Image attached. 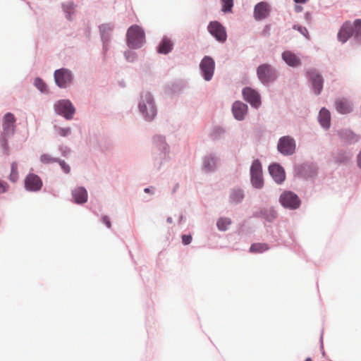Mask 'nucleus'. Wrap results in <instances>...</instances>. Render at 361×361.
Masks as SVG:
<instances>
[{
    "instance_id": "obj_13",
    "label": "nucleus",
    "mask_w": 361,
    "mask_h": 361,
    "mask_svg": "<svg viewBox=\"0 0 361 361\" xmlns=\"http://www.w3.org/2000/svg\"><path fill=\"white\" fill-rule=\"evenodd\" d=\"M208 32L216 41L224 43L227 39V32L225 27L219 21H211L207 26Z\"/></svg>"
},
{
    "instance_id": "obj_2",
    "label": "nucleus",
    "mask_w": 361,
    "mask_h": 361,
    "mask_svg": "<svg viewBox=\"0 0 361 361\" xmlns=\"http://www.w3.org/2000/svg\"><path fill=\"white\" fill-rule=\"evenodd\" d=\"M16 121L14 115L10 112L6 113L3 118V132L0 135V146L1 147L2 152L5 155H8L10 154L8 140L15 133Z\"/></svg>"
},
{
    "instance_id": "obj_27",
    "label": "nucleus",
    "mask_w": 361,
    "mask_h": 361,
    "mask_svg": "<svg viewBox=\"0 0 361 361\" xmlns=\"http://www.w3.org/2000/svg\"><path fill=\"white\" fill-rule=\"evenodd\" d=\"M73 197L75 202L83 204L87 200V192L84 188H78L73 190Z\"/></svg>"
},
{
    "instance_id": "obj_16",
    "label": "nucleus",
    "mask_w": 361,
    "mask_h": 361,
    "mask_svg": "<svg viewBox=\"0 0 361 361\" xmlns=\"http://www.w3.org/2000/svg\"><path fill=\"white\" fill-rule=\"evenodd\" d=\"M242 94L243 99L250 103L252 107L258 109L260 106L262 104L261 96L257 90L250 87H245L242 90Z\"/></svg>"
},
{
    "instance_id": "obj_55",
    "label": "nucleus",
    "mask_w": 361,
    "mask_h": 361,
    "mask_svg": "<svg viewBox=\"0 0 361 361\" xmlns=\"http://www.w3.org/2000/svg\"><path fill=\"white\" fill-rule=\"evenodd\" d=\"M145 192H149V188H145Z\"/></svg>"
},
{
    "instance_id": "obj_9",
    "label": "nucleus",
    "mask_w": 361,
    "mask_h": 361,
    "mask_svg": "<svg viewBox=\"0 0 361 361\" xmlns=\"http://www.w3.org/2000/svg\"><path fill=\"white\" fill-rule=\"evenodd\" d=\"M56 85L60 88H66L73 80L72 71L66 68L57 69L54 73Z\"/></svg>"
},
{
    "instance_id": "obj_17",
    "label": "nucleus",
    "mask_w": 361,
    "mask_h": 361,
    "mask_svg": "<svg viewBox=\"0 0 361 361\" xmlns=\"http://www.w3.org/2000/svg\"><path fill=\"white\" fill-rule=\"evenodd\" d=\"M354 23H351L350 21H345L343 23L338 32V39L342 43L346 42L348 39L354 34Z\"/></svg>"
},
{
    "instance_id": "obj_23",
    "label": "nucleus",
    "mask_w": 361,
    "mask_h": 361,
    "mask_svg": "<svg viewBox=\"0 0 361 361\" xmlns=\"http://www.w3.org/2000/svg\"><path fill=\"white\" fill-rule=\"evenodd\" d=\"M174 44L167 36H164L157 47V51L161 54H168L173 49Z\"/></svg>"
},
{
    "instance_id": "obj_15",
    "label": "nucleus",
    "mask_w": 361,
    "mask_h": 361,
    "mask_svg": "<svg viewBox=\"0 0 361 361\" xmlns=\"http://www.w3.org/2000/svg\"><path fill=\"white\" fill-rule=\"evenodd\" d=\"M220 162L219 157L214 153H209L202 158L201 170L204 173L214 172Z\"/></svg>"
},
{
    "instance_id": "obj_35",
    "label": "nucleus",
    "mask_w": 361,
    "mask_h": 361,
    "mask_svg": "<svg viewBox=\"0 0 361 361\" xmlns=\"http://www.w3.org/2000/svg\"><path fill=\"white\" fill-rule=\"evenodd\" d=\"M39 161L44 164H51L56 163L59 161V158L54 157L49 154H43L40 156Z\"/></svg>"
},
{
    "instance_id": "obj_14",
    "label": "nucleus",
    "mask_w": 361,
    "mask_h": 361,
    "mask_svg": "<svg viewBox=\"0 0 361 361\" xmlns=\"http://www.w3.org/2000/svg\"><path fill=\"white\" fill-rule=\"evenodd\" d=\"M114 28L113 23H104L99 26L100 37L102 42L103 54L105 56L109 49L111 32Z\"/></svg>"
},
{
    "instance_id": "obj_47",
    "label": "nucleus",
    "mask_w": 361,
    "mask_h": 361,
    "mask_svg": "<svg viewBox=\"0 0 361 361\" xmlns=\"http://www.w3.org/2000/svg\"><path fill=\"white\" fill-rule=\"evenodd\" d=\"M24 180L28 181V180H41V179L39 178L38 176L34 174V173H29Z\"/></svg>"
},
{
    "instance_id": "obj_38",
    "label": "nucleus",
    "mask_w": 361,
    "mask_h": 361,
    "mask_svg": "<svg viewBox=\"0 0 361 361\" xmlns=\"http://www.w3.org/2000/svg\"><path fill=\"white\" fill-rule=\"evenodd\" d=\"M222 3L221 11L226 13L232 11L233 7V0H221Z\"/></svg>"
},
{
    "instance_id": "obj_49",
    "label": "nucleus",
    "mask_w": 361,
    "mask_h": 361,
    "mask_svg": "<svg viewBox=\"0 0 361 361\" xmlns=\"http://www.w3.org/2000/svg\"><path fill=\"white\" fill-rule=\"evenodd\" d=\"M102 221L105 224L107 228H111V222L107 216H104L102 218Z\"/></svg>"
},
{
    "instance_id": "obj_18",
    "label": "nucleus",
    "mask_w": 361,
    "mask_h": 361,
    "mask_svg": "<svg viewBox=\"0 0 361 361\" xmlns=\"http://www.w3.org/2000/svg\"><path fill=\"white\" fill-rule=\"evenodd\" d=\"M270 11L271 9L269 4L265 1H261L255 6L254 18L256 20H262L268 17Z\"/></svg>"
},
{
    "instance_id": "obj_29",
    "label": "nucleus",
    "mask_w": 361,
    "mask_h": 361,
    "mask_svg": "<svg viewBox=\"0 0 361 361\" xmlns=\"http://www.w3.org/2000/svg\"><path fill=\"white\" fill-rule=\"evenodd\" d=\"M334 160L338 164H346L351 158V154L344 150H338L334 154Z\"/></svg>"
},
{
    "instance_id": "obj_21",
    "label": "nucleus",
    "mask_w": 361,
    "mask_h": 361,
    "mask_svg": "<svg viewBox=\"0 0 361 361\" xmlns=\"http://www.w3.org/2000/svg\"><path fill=\"white\" fill-rule=\"evenodd\" d=\"M336 111L341 114H348L353 111V104L345 98H338L335 101Z\"/></svg>"
},
{
    "instance_id": "obj_10",
    "label": "nucleus",
    "mask_w": 361,
    "mask_h": 361,
    "mask_svg": "<svg viewBox=\"0 0 361 361\" xmlns=\"http://www.w3.org/2000/svg\"><path fill=\"white\" fill-rule=\"evenodd\" d=\"M215 61L209 56H205L200 63V75L206 81H210L214 75Z\"/></svg>"
},
{
    "instance_id": "obj_5",
    "label": "nucleus",
    "mask_w": 361,
    "mask_h": 361,
    "mask_svg": "<svg viewBox=\"0 0 361 361\" xmlns=\"http://www.w3.org/2000/svg\"><path fill=\"white\" fill-rule=\"evenodd\" d=\"M126 39L127 45L130 49H140L145 42V32L137 25H131L127 30Z\"/></svg>"
},
{
    "instance_id": "obj_4",
    "label": "nucleus",
    "mask_w": 361,
    "mask_h": 361,
    "mask_svg": "<svg viewBox=\"0 0 361 361\" xmlns=\"http://www.w3.org/2000/svg\"><path fill=\"white\" fill-rule=\"evenodd\" d=\"M259 81L264 86L275 82L279 78V71L269 63L259 65L256 70Z\"/></svg>"
},
{
    "instance_id": "obj_46",
    "label": "nucleus",
    "mask_w": 361,
    "mask_h": 361,
    "mask_svg": "<svg viewBox=\"0 0 361 361\" xmlns=\"http://www.w3.org/2000/svg\"><path fill=\"white\" fill-rule=\"evenodd\" d=\"M59 151L61 152V154L64 157L67 156L71 152L70 148L66 146H60Z\"/></svg>"
},
{
    "instance_id": "obj_32",
    "label": "nucleus",
    "mask_w": 361,
    "mask_h": 361,
    "mask_svg": "<svg viewBox=\"0 0 361 361\" xmlns=\"http://www.w3.org/2000/svg\"><path fill=\"white\" fill-rule=\"evenodd\" d=\"M354 39L357 43L361 44V19H356L354 20Z\"/></svg>"
},
{
    "instance_id": "obj_36",
    "label": "nucleus",
    "mask_w": 361,
    "mask_h": 361,
    "mask_svg": "<svg viewBox=\"0 0 361 361\" xmlns=\"http://www.w3.org/2000/svg\"><path fill=\"white\" fill-rule=\"evenodd\" d=\"M42 186V182H25V188L29 191L39 190Z\"/></svg>"
},
{
    "instance_id": "obj_31",
    "label": "nucleus",
    "mask_w": 361,
    "mask_h": 361,
    "mask_svg": "<svg viewBox=\"0 0 361 361\" xmlns=\"http://www.w3.org/2000/svg\"><path fill=\"white\" fill-rule=\"evenodd\" d=\"M269 249L267 243H257L251 245L250 252L252 253H262Z\"/></svg>"
},
{
    "instance_id": "obj_11",
    "label": "nucleus",
    "mask_w": 361,
    "mask_h": 361,
    "mask_svg": "<svg viewBox=\"0 0 361 361\" xmlns=\"http://www.w3.org/2000/svg\"><path fill=\"white\" fill-rule=\"evenodd\" d=\"M307 77L311 87L316 95L321 94L323 89L324 80L315 68H310L307 71Z\"/></svg>"
},
{
    "instance_id": "obj_24",
    "label": "nucleus",
    "mask_w": 361,
    "mask_h": 361,
    "mask_svg": "<svg viewBox=\"0 0 361 361\" xmlns=\"http://www.w3.org/2000/svg\"><path fill=\"white\" fill-rule=\"evenodd\" d=\"M338 135L345 142L353 144L357 142L360 137L349 129H341L338 130Z\"/></svg>"
},
{
    "instance_id": "obj_45",
    "label": "nucleus",
    "mask_w": 361,
    "mask_h": 361,
    "mask_svg": "<svg viewBox=\"0 0 361 361\" xmlns=\"http://www.w3.org/2000/svg\"><path fill=\"white\" fill-rule=\"evenodd\" d=\"M192 241V235H182V243L184 245H189Z\"/></svg>"
},
{
    "instance_id": "obj_19",
    "label": "nucleus",
    "mask_w": 361,
    "mask_h": 361,
    "mask_svg": "<svg viewBox=\"0 0 361 361\" xmlns=\"http://www.w3.org/2000/svg\"><path fill=\"white\" fill-rule=\"evenodd\" d=\"M248 106L246 104L235 101L232 105V113L238 121H243L247 114Z\"/></svg>"
},
{
    "instance_id": "obj_20",
    "label": "nucleus",
    "mask_w": 361,
    "mask_h": 361,
    "mask_svg": "<svg viewBox=\"0 0 361 361\" xmlns=\"http://www.w3.org/2000/svg\"><path fill=\"white\" fill-rule=\"evenodd\" d=\"M268 170L274 180L281 181L286 180V172L281 164L273 163L269 166Z\"/></svg>"
},
{
    "instance_id": "obj_52",
    "label": "nucleus",
    "mask_w": 361,
    "mask_h": 361,
    "mask_svg": "<svg viewBox=\"0 0 361 361\" xmlns=\"http://www.w3.org/2000/svg\"><path fill=\"white\" fill-rule=\"evenodd\" d=\"M302 11V7L301 6L295 5V11L296 13H300Z\"/></svg>"
},
{
    "instance_id": "obj_48",
    "label": "nucleus",
    "mask_w": 361,
    "mask_h": 361,
    "mask_svg": "<svg viewBox=\"0 0 361 361\" xmlns=\"http://www.w3.org/2000/svg\"><path fill=\"white\" fill-rule=\"evenodd\" d=\"M6 188H7L6 182H0V193L5 192Z\"/></svg>"
},
{
    "instance_id": "obj_53",
    "label": "nucleus",
    "mask_w": 361,
    "mask_h": 361,
    "mask_svg": "<svg viewBox=\"0 0 361 361\" xmlns=\"http://www.w3.org/2000/svg\"><path fill=\"white\" fill-rule=\"evenodd\" d=\"M308 0H294V1L296 3V4H305L307 1Z\"/></svg>"
},
{
    "instance_id": "obj_28",
    "label": "nucleus",
    "mask_w": 361,
    "mask_h": 361,
    "mask_svg": "<svg viewBox=\"0 0 361 361\" xmlns=\"http://www.w3.org/2000/svg\"><path fill=\"white\" fill-rule=\"evenodd\" d=\"M75 4L72 1H66L61 4L62 10L67 20H72V16L75 13Z\"/></svg>"
},
{
    "instance_id": "obj_42",
    "label": "nucleus",
    "mask_w": 361,
    "mask_h": 361,
    "mask_svg": "<svg viewBox=\"0 0 361 361\" xmlns=\"http://www.w3.org/2000/svg\"><path fill=\"white\" fill-rule=\"evenodd\" d=\"M124 56L128 62H133L137 59V55L135 51L131 50H128L124 52Z\"/></svg>"
},
{
    "instance_id": "obj_12",
    "label": "nucleus",
    "mask_w": 361,
    "mask_h": 361,
    "mask_svg": "<svg viewBox=\"0 0 361 361\" xmlns=\"http://www.w3.org/2000/svg\"><path fill=\"white\" fill-rule=\"evenodd\" d=\"M279 202L283 207L289 209H296L299 208L301 204L298 196L290 191H284L280 195Z\"/></svg>"
},
{
    "instance_id": "obj_22",
    "label": "nucleus",
    "mask_w": 361,
    "mask_h": 361,
    "mask_svg": "<svg viewBox=\"0 0 361 361\" xmlns=\"http://www.w3.org/2000/svg\"><path fill=\"white\" fill-rule=\"evenodd\" d=\"M250 180H263L262 167L259 159H255L252 163L250 166Z\"/></svg>"
},
{
    "instance_id": "obj_34",
    "label": "nucleus",
    "mask_w": 361,
    "mask_h": 361,
    "mask_svg": "<svg viewBox=\"0 0 361 361\" xmlns=\"http://www.w3.org/2000/svg\"><path fill=\"white\" fill-rule=\"evenodd\" d=\"M33 85L40 92L44 94L49 92L47 84L41 78L37 77L35 78Z\"/></svg>"
},
{
    "instance_id": "obj_7",
    "label": "nucleus",
    "mask_w": 361,
    "mask_h": 361,
    "mask_svg": "<svg viewBox=\"0 0 361 361\" xmlns=\"http://www.w3.org/2000/svg\"><path fill=\"white\" fill-rule=\"evenodd\" d=\"M56 114L63 116L66 120H71L75 114V108L69 99H59L54 104Z\"/></svg>"
},
{
    "instance_id": "obj_26",
    "label": "nucleus",
    "mask_w": 361,
    "mask_h": 361,
    "mask_svg": "<svg viewBox=\"0 0 361 361\" xmlns=\"http://www.w3.org/2000/svg\"><path fill=\"white\" fill-rule=\"evenodd\" d=\"M318 121L322 128L327 130L331 126V114L330 111L326 108H322L319 112Z\"/></svg>"
},
{
    "instance_id": "obj_25",
    "label": "nucleus",
    "mask_w": 361,
    "mask_h": 361,
    "mask_svg": "<svg viewBox=\"0 0 361 361\" xmlns=\"http://www.w3.org/2000/svg\"><path fill=\"white\" fill-rule=\"evenodd\" d=\"M281 57L286 63L290 67H297L301 64L300 59L290 51H284Z\"/></svg>"
},
{
    "instance_id": "obj_40",
    "label": "nucleus",
    "mask_w": 361,
    "mask_h": 361,
    "mask_svg": "<svg viewBox=\"0 0 361 361\" xmlns=\"http://www.w3.org/2000/svg\"><path fill=\"white\" fill-rule=\"evenodd\" d=\"M18 178V164L13 161L11 166V173L9 180H17Z\"/></svg>"
},
{
    "instance_id": "obj_6",
    "label": "nucleus",
    "mask_w": 361,
    "mask_h": 361,
    "mask_svg": "<svg viewBox=\"0 0 361 361\" xmlns=\"http://www.w3.org/2000/svg\"><path fill=\"white\" fill-rule=\"evenodd\" d=\"M318 167L313 163H302L294 166V177L296 178H314L317 174Z\"/></svg>"
},
{
    "instance_id": "obj_44",
    "label": "nucleus",
    "mask_w": 361,
    "mask_h": 361,
    "mask_svg": "<svg viewBox=\"0 0 361 361\" xmlns=\"http://www.w3.org/2000/svg\"><path fill=\"white\" fill-rule=\"evenodd\" d=\"M57 163L59 164L61 169L63 171V173H65L66 174L70 173L71 167L65 161L61 160L60 159H59V161H57Z\"/></svg>"
},
{
    "instance_id": "obj_51",
    "label": "nucleus",
    "mask_w": 361,
    "mask_h": 361,
    "mask_svg": "<svg viewBox=\"0 0 361 361\" xmlns=\"http://www.w3.org/2000/svg\"><path fill=\"white\" fill-rule=\"evenodd\" d=\"M357 166L361 169V149L357 155Z\"/></svg>"
},
{
    "instance_id": "obj_37",
    "label": "nucleus",
    "mask_w": 361,
    "mask_h": 361,
    "mask_svg": "<svg viewBox=\"0 0 361 361\" xmlns=\"http://www.w3.org/2000/svg\"><path fill=\"white\" fill-rule=\"evenodd\" d=\"M55 131L61 137H68L71 134V128L69 127L62 128L54 126Z\"/></svg>"
},
{
    "instance_id": "obj_1",
    "label": "nucleus",
    "mask_w": 361,
    "mask_h": 361,
    "mask_svg": "<svg viewBox=\"0 0 361 361\" xmlns=\"http://www.w3.org/2000/svg\"><path fill=\"white\" fill-rule=\"evenodd\" d=\"M154 152V165L159 169L161 165L169 160L170 148L164 136L155 135L152 138Z\"/></svg>"
},
{
    "instance_id": "obj_33",
    "label": "nucleus",
    "mask_w": 361,
    "mask_h": 361,
    "mask_svg": "<svg viewBox=\"0 0 361 361\" xmlns=\"http://www.w3.org/2000/svg\"><path fill=\"white\" fill-rule=\"evenodd\" d=\"M256 216H262L268 221H271L276 217V212L272 208L269 209H264L261 211L260 213Z\"/></svg>"
},
{
    "instance_id": "obj_3",
    "label": "nucleus",
    "mask_w": 361,
    "mask_h": 361,
    "mask_svg": "<svg viewBox=\"0 0 361 361\" xmlns=\"http://www.w3.org/2000/svg\"><path fill=\"white\" fill-rule=\"evenodd\" d=\"M138 109L142 118L146 121H152L154 119L157 114V109L154 99L150 92H142L138 103Z\"/></svg>"
},
{
    "instance_id": "obj_30",
    "label": "nucleus",
    "mask_w": 361,
    "mask_h": 361,
    "mask_svg": "<svg viewBox=\"0 0 361 361\" xmlns=\"http://www.w3.org/2000/svg\"><path fill=\"white\" fill-rule=\"evenodd\" d=\"M226 133L225 129L221 126H214L209 134V137L212 140H219L224 137Z\"/></svg>"
},
{
    "instance_id": "obj_41",
    "label": "nucleus",
    "mask_w": 361,
    "mask_h": 361,
    "mask_svg": "<svg viewBox=\"0 0 361 361\" xmlns=\"http://www.w3.org/2000/svg\"><path fill=\"white\" fill-rule=\"evenodd\" d=\"M243 198V191L240 190H234L231 195V199L234 202H239Z\"/></svg>"
},
{
    "instance_id": "obj_50",
    "label": "nucleus",
    "mask_w": 361,
    "mask_h": 361,
    "mask_svg": "<svg viewBox=\"0 0 361 361\" xmlns=\"http://www.w3.org/2000/svg\"><path fill=\"white\" fill-rule=\"evenodd\" d=\"M252 185L255 188H262V186H263V182H252Z\"/></svg>"
},
{
    "instance_id": "obj_54",
    "label": "nucleus",
    "mask_w": 361,
    "mask_h": 361,
    "mask_svg": "<svg viewBox=\"0 0 361 361\" xmlns=\"http://www.w3.org/2000/svg\"><path fill=\"white\" fill-rule=\"evenodd\" d=\"M167 221H168L169 223H171V222H172V219H171V217H169V218L167 219Z\"/></svg>"
},
{
    "instance_id": "obj_8",
    "label": "nucleus",
    "mask_w": 361,
    "mask_h": 361,
    "mask_svg": "<svg viewBox=\"0 0 361 361\" xmlns=\"http://www.w3.org/2000/svg\"><path fill=\"white\" fill-rule=\"evenodd\" d=\"M296 142L290 135L282 136L277 144L278 152L283 156H291L295 152Z\"/></svg>"
},
{
    "instance_id": "obj_39",
    "label": "nucleus",
    "mask_w": 361,
    "mask_h": 361,
    "mask_svg": "<svg viewBox=\"0 0 361 361\" xmlns=\"http://www.w3.org/2000/svg\"><path fill=\"white\" fill-rule=\"evenodd\" d=\"M231 224V220L227 218H221L217 221V227L221 231H226Z\"/></svg>"
},
{
    "instance_id": "obj_43",
    "label": "nucleus",
    "mask_w": 361,
    "mask_h": 361,
    "mask_svg": "<svg viewBox=\"0 0 361 361\" xmlns=\"http://www.w3.org/2000/svg\"><path fill=\"white\" fill-rule=\"evenodd\" d=\"M293 29L298 31L300 34H302L303 36H305L307 38L309 36L308 30L305 27H303V26L299 25H294L293 26Z\"/></svg>"
},
{
    "instance_id": "obj_56",
    "label": "nucleus",
    "mask_w": 361,
    "mask_h": 361,
    "mask_svg": "<svg viewBox=\"0 0 361 361\" xmlns=\"http://www.w3.org/2000/svg\"><path fill=\"white\" fill-rule=\"evenodd\" d=\"M305 361H312L311 358H307Z\"/></svg>"
}]
</instances>
